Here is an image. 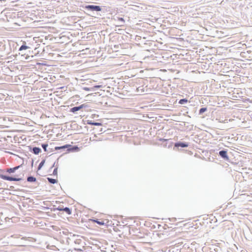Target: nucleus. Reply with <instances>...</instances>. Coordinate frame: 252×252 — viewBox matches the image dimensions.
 Segmentation results:
<instances>
[{"mask_svg":"<svg viewBox=\"0 0 252 252\" xmlns=\"http://www.w3.org/2000/svg\"><path fill=\"white\" fill-rule=\"evenodd\" d=\"M0 177L3 180H8V181H18L20 180V178L9 177V176L3 175H0Z\"/></svg>","mask_w":252,"mask_h":252,"instance_id":"nucleus-1","label":"nucleus"},{"mask_svg":"<svg viewBox=\"0 0 252 252\" xmlns=\"http://www.w3.org/2000/svg\"><path fill=\"white\" fill-rule=\"evenodd\" d=\"M86 8L92 10H95L96 11H99L101 10L100 7L97 5H89L86 6Z\"/></svg>","mask_w":252,"mask_h":252,"instance_id":"nucleus-2","label":"nucleus"},{"mask_svg":"<svg viewBox=\"0 0 252 252\" xmlns=\"http://www.w3.org/2000/svg\"><path fill=\"white\" fill-rule=\"evenodd\" d=\"M175 146L176 147H187L188 146V144L185 143H182V142H178L176 143L175 144Z\"/></svg>","mask_w":252,"mask_h":252,"instance_id":"nucleus-3","label":"nucleus"},{"mask_svg":"<svg viewBox=\"0 0 252 252\" xmlns=\"http://www.w3.org/2000/svg\"><path fill=\"white\" fill-rule=\"evenodd\" d=\"M19 167H20V166H17L15 167L14 168H8L6 170V172L9 173H13V172H15V171L16 170L18 169Z\"/></svg>","mask_w":252,"mask_h":252,"instance_id":"nucleus-4","label":"nucleus"},{"mask_svg":"<svg viewBox=\"0 0 252 252\" xmlns=\"http://www.w3.org/2000/svg\"><path fill=\"white\" fill-rule=\"evenodd\" d=\"M219 154L220 155L224 158H226L227 159L228 158V157H227V153L226 151H221L219 152Z\"/></svg>","mask_w":252,"mask_h":252,"instance_id":"nucleus-5","label":"nucleus"},{"mask_svg":"<svg viewBox=\"0 0 252 252\" xmlns=\"http://www.w3.org/2000/svg\"><path fill=\"white\" fill-rule=\"evenodd\" d=\"M83 105H81L78 107H74L71 108V111L72 112H75L76 111H77L81 109L82 108H83Z\"/></svg>","mask_w":252,"mask_h":252,"instance_id":"nucleus-6","label":"nucleus"},{"mask_svg":"<svg viewBox=\"0 0 252 252\" xmlns=\"http://www.w3.org/2000/svg\"><path fill=\"white\" fill-rule=\"evenodd\" d=\"M87 124L89 125H92V126H99L101 125V123H94V122H92V121H89V120H88L87 121Z\"/></svg>","mask_w":252,"mask_h":252,"instance_id":"nucleus-7","label":"nucleus"},{"mask_svg":"<svg viewBox=\"0 0 252 252\" xmlns=\"http://www.w3.org/2000/svg\"><path fill=\"white\" fill-rule=\"evenodd\" d=\"M92 221L94 222H96L97 224H98L99 225H103L105 224L107 222V221L106 222H105L103 220H102V221H99V220H92Z\"/></svg>","mask_w":252,"mask_h":252,"instance_id":"nucleus-8","label":"nucleus"},{"mask_svg":"<svg viewBox=\"0 0 252 252\" xmlns=\"http://www.w3.org/2000/svg\"><path fill=\"white\" fill-rule=\"evenodd\" d=\"M58 209L59 210H60V211H61V210H63V211H64L65 212H66L68 214H69V215L71 214V212L70 210L69 209V208H67V207H66V208H64V209H60V208H58Z\"/></svg>","mask_w":252,"mask_h":252,"instance_id":"nucleus-9","label":"nucleus"},{"mask_svg":"<svg viewBox=\"0 0 252 252\" xmlns=\"http://www.w3.org/2000/svg\"><path fill=\"white\" fill-rule=\"evenodd\" d=\"M32 151L34 154H38L40 152V149L38 148L35 147L32 149Z\"/></svg>","mask_w":252,"mask_h":252,"instance_id":"nucleus-10","label":"nucleus"},{"mask_svg":"<svg viewBox=\"0 0 252 252\" xmlns=\"http://www.w3.org/2000/svg\"><path fill=\"white\" fill-rule=\"evenodd\" d=\"M49 182L52 184H55L57 183V180L56 179H51L50 178H47Z\"/></svg>","mask_w":252,"mask_h":252,"instance_id":"nucleus-11","label":"nucleus"},{"mask_svg":"<svg viewBox=\"0 0 252 252\" xmlns=\"http://www.w3.org/2000/svg\"><path fill=\"white\" fill-rule=\"evenodd\" d=\"M188 102V100L187 99H181L179 103L180 104H184L185 103H187Z\"/></svg>","mask_w":252,"mask_h":252,"instance_id":"nucleus-12","label":"nucleus"},{"mask_svg":"<svg viewBox=\"0 0 252 252\" xmlns=\"http://www.w3.org/2000/svg\"><path fill=\"white\" fill-rule=\"evenodd\" d=\"M207 110L206 108H202L199 110V114H202Z\"/></svg>","mask_w":252,"mask_h":252,"instance_id":"nucleus-13","label":"nucleus"},{"mask_svg":"<svg viewBox=\"0 0 252 252\" xmlns=\"http://www.w3.org/2000/svg\"><path fill=\"white\" fill-rule=\"evenodd\" d=\"M44 163H45V160H43L40 163L39 166H38V170H39L42 167V166L44 165Z\"/></svg>","mask_w":252,"mask_h":252,"instance_id":"nucleus-14","label":"nucleus"},{"mask_svg":"<svg viewBox=\"0 0 252 252\" xmlns=\"http://www.w3.org/2000/svg\"><path fill=\"white\" fill-rule=\"evenodd\" d=\"M67 146H62V147H56L55 148V149L56 150H58V149H63V148H67Z\"/></svg>","mask_w":252,"mask_h":252,"instance_id":"nucleus-15","label":"nucleus"},{"mask_svg":"<svg viewBox=\"0 0 252 252\" xmlns=\"http://www.w3.org/2000/svg\"><path fill=\"white\" fill-rule=\"evenodd\" d=\"M42 148L44 149L45 151H46V148L48 147L47 144H43L42 145Z\"/></svg>","mask_w":252,"mask_h":252,"instance_id":"nucleus-16","label":"nucleus"},{"mask_svg":"<svg viewBox=\"0 0 252 252\" xmlns=\"http://www.w3.org/2000/svg\"><path fill=\"white\" fill-rule=\"evenodd\" d=\"M27 48V47L25 46H22L20 48V50H22L23 49H25Z\"/></svg>","mask_w":252,"mask_h":252,"instance_id":"nucleus-17","label":"nucleus"},{"mask_svg":"<svg viewBox=\"0 0 252 252\" xmlns=\"http://www.w3.org/2000/svg\"><path fill=\"white\" fill-rule=\"evenodd\" d=\"M27 180H28V181H29V182H32V176H31V177H29L28 178V179H27Z\"/></svg>","mask_w":252,"mask_h":252,"instance_id":"nucleus-18","label":"nucleus"},{"mask_svg":"<svg viewBox=\"0 0 252 252\" xmlns=\"http://www.w3.org/2000/svg\"><path fill=\"white\" fill-rule=\"evenodd\" d=\"M53 174H57V169H55L54 171H53Z\"/></svg>","mask_w":252,"mask_h":252,"instance_id":"nucleus-19","label":"nucleus"},{"mask_svg":"<svg viewBox=\"0 0 252 252\" xmlns=\"http://www.w3.org/2000/svg\"><path fill=\"white\" fill-rule=\"evenodd\" d=\"M119 20L121 21L122 22H125V20L123 18H119Z\"/></svg>","mask_w":252,"mask_h":252,"instance_id":"nucleus-20","label":"nucleus"},{"mask_svg":"<svg viewBox=\"0 0 252 252\" xmlns=\"http://www.w3.org/2000/svg\"><path fill=\"white\" fill-rule=\"evenodd\" d=\"M32 182H34L35 181V178L32 177Z\"/></svg>","mask_w":252,"mask_h":252,"instance_id":"nucleus-21","label":"nucleus"}]
</instances>
